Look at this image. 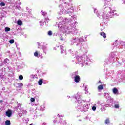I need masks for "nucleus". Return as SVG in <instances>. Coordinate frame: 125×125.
<instances>
[{"mask_svg":"<svg viewBox=\"0 0 125 125\" xmlns=\"http://www.w3.org/2000/svg\"><path fill=\"white\" fill-rule=\"evenodd\" d=\"M92 110H93V111H95V110H96V107H95V106H93L92 108Z\"/></svg>","mask_w":125,"mask_h":125,"instance_id":"6ab92c4d","label":"nucleus"},{"mask_svg":"<svg viewBox=\"0 0 125 125\" xmlns=\"http://www.w3.org/2000/svg\"><path fill=\"white\" fill-rule=\"evenodd\" d=\"M34 56H35L36 57H38V56H39V54L38 53V51H36L34 53Z\"/></svg>","mask_w":125,"mask_h":125,"instance_id":"4468645a","label":"nucleus"},{"mask_svg":"<svg viewBox=\"0 0 125 125\" xmlns=\"http://www.w3.org/2000/svg\"><path fill=\"white\" fill-rule=\"evenodd\" d=\"M11 115H12V111L11 110H9L6 112V116L10 118L11 117Z\"/></svg>","mask_w":125,"mask_h":125,"instance_id":"f257e3e1","label":"nucleus"},{"mask_svg":"<svg viewBox=\"0 0 125 125\" xmlns=\"http://www.w3.org/2000/svg\"><path fill=\"white\" fill-rule=\"evenodd\" d=\"M42 83H43L42 79H40L38 81L39 85H42Z\"/></svg>","mask_w":125,"mask_h":125,"instance_id":"20e7f679","label":"nucleus"},{"mask_svg":"<svg viewBox=\"0 0 125 125\" xmlns=\"http://www.w3.org/2000/svg\"><path fill=\"white\" fill-rule=\"evenodd\" d=\"M100 35L101 36H102V37L103 38H104V39H106V38H107V36H106V33H105V32H102L100 33Z\"/></svg>","mask_w":125,"mask_h":125,"instance_id":"7ed1b4c3","label":"nucleus"},{"mask_svg":"<svg viewBox=\"0 0 125 125\" xmlns=\"http://www.w3.org/2000/svg\"><path fill=\"white\" fill-rule=\"evenodd\" d=\"M109 9L111 10V7L109 8Z\"/></svg>","mask_w":125,"mask_h":125,"instance_id":"4be33fe9","label":"nucleus"},{"mask_svg":"<svg viewBox=\"0 0 125 125\" xmlns=\"http://www.w3.org/2000/svg\"><path fill=\"white\" fill-rule=\"evenodd\" d=\"M0 102H2V100H0Z\"/></svg>","mask_w":125,"mask_h":125,"instance_id":"412c9836","label":"nucleus"},{"mask_svg":"<svg viewBox=\"0 0 125 125\" xmlns=\"http://www.w3.org/2000/svg\"><path fill=\"white\" fill-rule=\"evenodd\" d=\"M99 83H101V81H99Z\"/></svg>","mask_w":125,"mask_h":125,"instance_id":"5701e85b","label":"nucleus"},{"mask_svg":"<svg viewBox=\"0 0 125 125\" xmlns=\"http://www.w3.org/2000/svg\"><path fill=\"white\" fill-rule=\"evenodd\" d=\"M0 5H1V6H4L5 5V3H4V2H1Z\"/></svg>","mask_w":125,"mask_h":125,"instance_id":"a211bd4d","label":"nucleus"},{"mask_svg":"<svg viewBox=\"0 0 125 125\" xmlns=\"http://www.w3.org/2000/svg\"><path fill=\"white\" fill-rule=\"evenodd\" d=\"M63 40H64V39H63V38H61V39H60V40H61V41H63Z\"/></svg>","mask_w":125,"mask_h":125,"instance_id":"aec40b11","label":"nucleus"},{"mask_svg":"<svg viewBox=\"0 0 125 125\" xmlns=\"http://www.w3.org/2000/svg\"><path fill=\"white\" fill-rule=\"evenodd\" d=\"M19 80H20L21 81H22V80H23V75H20V76H19Z\"/></svg>","mask_w":125,"mask_h":125,"instance_id":"f8f14e48","label":"nucleus"},{"mask_svg":"<svg viewBox=\"0 0 125 125\" xmlns=\"http://www.w3.org/2000/svg\"><path fill=\"white\" fill-rule=\"evenodd\" d=\"M114 108L116 109H119V108H120V105H119V104H115L114 105Z\"/></svg>","mask_w":125,"mask_h":125,"instance_id":"2eb2a0df","label":"nucleus"},{"mask_svg":"<svg viewBox=\"0 0 125 125\" xmlns=\"http://www.w3.org/2000/svg\"><path fill=\"white\" fill-rule=\"evenodd\" d=\"M30 101H31V102H35V98H31L30 99Z\"/></svg>","mask_w":125,"mask_h":125,"instance_id":"f3484780","label":"nucleus"},{"mask_svg":"<svg viewBox=\"0 0 125 125\" xmlns=\"http://www.w3.org/2000/svg\"><path fill=\"white\" fill-rule=\"evenodd\" d=\"M5 60H7V59H5Z\"/></svg>","mask_w":125,"mask_h":125,"instance_id":"393cba45","label":"nucleus"},{"mask_svg":"<svg viewBox=\"0 0 125 125\" xmlns=\"http://www.w3.org/2000/svg\"><path fill=\"white\" fill-rule=\"evenodd\" d=\"M48 35L49 36H52V31H51V30L49 31L48 33Z\"/></svg>","mask_w":125,"mask_h":125,"instance_id":"dca6fc26","label":"nucleus"},{"mask_svg":"<svg viewBox=\"0 0 125 125\" xmlns=\"http://www.w3.org/2000/svg\"><path fill=\"white\" fill-rule=\"evenodd\" d=\"M18 87H22L23 86V83H18Z\"/></svg>","mask_w":125,"mask_h":125,"instance_id":"9d476101","label":"nucleus"},{"mask_svg":"<svg viewBox=\"0 0 125 125\" xmlns=\"http://www.w3.org/2000/svg\"><path fill=\"white\" fill-rule=\"evenodd\" d=\"M9 42L10 43H11V44H12V43H14V40L13 39L10 40L9 41Z\"/></svg>","mask_w":125,"mask_h":125,"instance_id":"ddd939ff","label":"nucleus"},{"mask_svg":"<svg viewBox=\"0 0 125 125\" xmlns=\"http://www.w3.org/2000/svg\"><path fill=\"white\" fill-rule=\"evenodd\" d=\"M111 12H111V11H110V13H111Z\"/></svg>","mask_w":125,"mask_h":125,"instance_id":"b1692460","label":"nucleus"},{"mask_svg":"<svg viewBox=\"0 0 125 125\" xmlns=\"http://www.w3.org/2000/svg\"><path fill=\"white\" fill-rule=\"evenodd\" d=\"M80 76L76 75L74 78V82H75V83H79V82H80Z\"/></svg>","mask_w":125,"mask_h":125,"instance_id":"f03ea898","label":"nucleus"},{"mask_svg":"<svg viewBox=\"0 0 125 125\" xmlns=\"http://www.w3.org/2000/svg\"><path fill=\"white\" fill-rule=\"evenodd\" d=\"M118 89H117L116 88H114L113 89V92L114 94H117V93H118Z\"/></svg>","mask_w":125,"mask_h":125,"instance_id":"39448f33","label":"nucleus"},{"mask_svg":"<svg viewBox=\"0 0 125 125\" xmlns=\"http://www.w3.org/2000/svg\"><path fill=\"white\" fill-rule=\"evenodd\" d=\"M98 89L99 90H102L103 89V85H100L98 87Z\"/></svg>","mask_w":125,"mask_h":125,"instance_id":"0eeeda50","label":"nucleus"},{"mask_svg":"<svg viewBox=\"0 0 125 125\" xmlns=\"http://www.w3.org/2000/svg\"><path fill=\"white\" fill-rule=\"evenodd\" d=\"M10 31V28L9 27H5V32H9Z\"/></svg>","mask_w":125,"mask_h":125,"instance_id":"9b49d317","label":"nucleus"},{"mask_svg":"<svg viewBox=\"0 0 125 125\" xmlns=\"http://www.w3.org/2000/svg\"><path fill=\"white\" fill-rule=\"evenodd\" d=\"M10 120H6L5 122V125H10Z\"/></svg>","mask_w":125,"mask_h":125,"instance_id":"6e6552de","label":"nucleus"},{"mask_svg":"<svg viewBox=\"0 0 125 125\" xmlns=\"http://www.w3.org/2000/svg\"><path fill=\"white\" fill-rule=\"evenodd\" d=\"M105 123L106 124H110V120H109V118H107L106 119V120L105 121Z\"/></svg>","mask_w":125,"mask_h":125,"instance_id":"1a4fd4ad","label":"nucleus"},{"mask_svg":"<svg viewBox=\"0 0 125 125\" xmlns=\"http://www.w3.org/2000/svg\"><path fill=\"white\" fill-rule=\"evenodd\" d=\"M18 25L19 26H22V21L21 20H18L17 22Z\"/></svg>","mask_w":125,"mask_h":125,"instance_id":"423d86ee","label":"nucleus"}]
</instances>
